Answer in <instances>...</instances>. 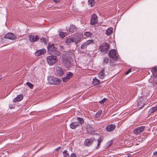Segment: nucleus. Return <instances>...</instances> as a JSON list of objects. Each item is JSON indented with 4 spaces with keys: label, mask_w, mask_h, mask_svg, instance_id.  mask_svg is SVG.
Returning a JSON list of instances; mask_svg holds the SVG:
<instances>
[{
    "label": "nucleus",
    "mask_w": 157,
    "mask_h": 157,
    "mask_svg": "<svg viewBox=\"0 0 157 157\" xmlns=\"http://www.w3.org/2000/svg\"><path fill=\"white\" fill-rule=\"evenodd\" d=\"M103 140V137L100 136L97 140H96L94 138L86 139L84 142L85 145L86 146H90L93 143L97 144V147L98 148L100 146V143Z\"/></svg>",
    "instance_id": "obj_1"
},
{
    "label": "nucleus",
    "mask_w": 157,
    "mask_h": 157,
    "mask_svg": "<svg viewBox=\"0 0 157 157\" xmlns=\"http://www.w3.org/2000/svg\"><path fill=\"white\" fill-rule=\"evenodd\" d=\"M48 80L50 84L54 85H59L62 81L60 79L52 76H49Z\"/></svg>",
    "instance_id": "obj_2"
},
{
    "label": "nucleus",
    "mask_w": 157,
    "mask_h": 157,
    "mask_svg": "<svg viewBox=\"0 0 157 157\" xmlns=\"http://www.w3.org/2000/svg\"><path fill=\"white\" fill-rule=\"evenodd\" d=\"M109 47V44L107 43H105L99 46V51L103 54H105L107 52Z\"/></svg>",
    "instance_id": "obj_3"
},
{
    "label": "nucleus",
    "mask_w": 157,
    "mask_h": 157,
    "mask_svg": "<svg viewBox=\"0 0 157 157\" xmlns=\"http://www.w3.org/2000/svg\"><path fill=\"white\" fill-rule=\"evenodd\" d=\"M58 61V59L55 56H48L47 57V61L50 65L54 64Z\"/></svg>",
    "instance_id": "obj_4"
},
{
    "label": "nucleus",
    "mask_w": 157,
    "mask_h": 157,
    "mask_svg": "<svg viewBox=\"0 0 157 157\" xmlns=\"http://www.w3.org/2000/svg\"><path fill=\"white\" fill-rule=\"evenodd\" d=\"M109 55L114 60H117L118 59L119 55L117 54L116 51L115 49L110 50L109 52Z\"/></svg>",
    "instance_id": "obj_5"
},
{
    "label": "nucleus",
    "mask_w": 157,
    "mask_h": 157,
    "mask_svg": "<svg viewBox=\"0 0 157 157\" xmlns=\"http://www.w3.org/2000/svg\"><path fill=\"white\" fill-rule=\"evenodd\" d=\"M83 37V35L82 34H78L72 37L74 40L73 42L75 43L76 44H78Z\"/></svg>",
    "instance_id": "obj_6"
},
{
    "label": "nucleus",
    "mask_w": 157,
    "mask_h": 157,
    "mask_svg": "<svg viewBox=\"0 0 157 157\" xmlns=\"http://www.w3.org/2000/svg\"><path fill=\"white\" fill-rule=\"evenodd\" d=\"M145 128V126H141L139 127L134 130L133 132L136 135L140 134L144 131Z\"/></svg>",
    "instance_id": "obj_7"
},
{
    "label": "nucleus",
    "mask_w": 157,
    "mask_h": 157,
    "mask_svg": "<svg viewBox=\"0 0 157 157\" xmlns=\"http://www.w3.org/2000/svg\"><path fill=\"white\" fill-rule=\"evenodd\" d=\"M56 74L57 76H62L63 74V71L62 68L59 66L56 68Z\"/></svg>",
    "instance_id": "obj_8"
},
{
    "label": "nucleus",
    "mask_w": 157,
    "mask_h": 157,
    "mask_svg": "<svg viewBox=\"0 0 157 157\" xmlns=\"http://www.w3.org/2000/svg\"><path fill=\"white\" fill-rule=\"evenodd\" d=\"M4 37L6 39H9L11 40H13L16 38V36L15 35L10 33L6 34L4 36Z\"/></svg>",
    "instance_id": "obj_9"
},
{
    "label": "nucleus",
    "mask_w": 157,
    "mask_h": 157,
    "mask_svg": "<svg viewBox=\"0 0 157 157\" xmlns=\"http://www.w3.org/2000/svg\"><path fill=\"white\" fill-rule=\"evenodd\" d=\"M98 22V17L95 14H93L91 18L90 24L91 25H94L97 24Z\"/></svg>",
    "instance_id": "obj_10"
},
{
    "label": "nucleus",
    "mask_w": 157,
    "mask_h": 157,
    "mask_svg": "<svg viewBox=\"0 0 157 157\" xmlns=\"http://www.w3.org/2000/svg\"><path fill=\"white\" fill-rule=\"evenodd\" d=\"M94 40H89L87 41L86 42H84L82 44L81 48L82 49H85L87 46L90 44L92 43H93Z\"/></svg>",
    "instance_id": "obj_11"
},
{
    "label": "nucleus",
    "mask_w": 157,
    "mask_h": 157,
    "mask_svg": "<svg viewBox=\"0 0 157 157\" xmlns=\"http://www.w3.org/2000/svg\"><path fill=\"white\" fill-rule=\"evenodd\" d=\"M29 41L31 42H35L37 41L39 39L38 36L36 35L35 36L32 35H29Z\"/></svg>",
    "instance_id": "obj_12"
},
{
    "label": "nucleus",
    "mask_w": 157,
    "mask_h": 157,
    "mask_svg": "<svg viewBox=\"0 0 157 157\" xmlns=\"http://www.w3.org/2000/svg\"><path fill=\"white\" fill-rule=\"evenodd\" d=\"M116 127V126L114 124H110L108 125L106 127V129L108 132H111Z\"/></svg>",
    "instance_id": "obj_13"
},
{
    "label": "nucleus",
    "mask_w": 157,
    "mask_h": 157,
    "mask_svg": "<svg viewBox=\"0 0 157 157\" xmlns=\"http://www.w3.org/2000/svg\"><path fill=\"white\" fill-rule=\"evenodd\" d=\"M48 51L52 52L56 50V48L55 47L54 44H50L49 43L48 46Z\"/></svg>",
    "instance_id": "obj_14"
},
{
    "label": "nucleus",
    "mask_w": 157,
    "mask_h": 157,
    "mask_svg": "<svg viewBox=\"0 0 157 157\" xmlns=\"http://www.w3.org/2000/svg\"><path fill=\"white\" fill-rule=\"evenodd\" d=\"M46 52V51L44 49H42L36 51L35 52V54L36 56H39L44 54Z\"/></svg>",
    "instance_id": "obj_15"
},
{
    "label": "nucleus",
    "mask_w": 157,
    "mask_h": 157,
    "mask_svg": "<svg viewBox=\"0 0 157 157\" xmlns=\"http://www.w3.org/2000/svg\"><path fill=\"white\" fill-rule=\"evenodd\" d=\"M78 122H73L71 123L70 125V128L72 129H75L77 127L79 126Z\"/></svg>",
    "instance_id": "obj_16"
},
{
    "label": "nucleus",
    "mask_w": 157,
    "mask_h": 157,
    "mask_svg": "<svg viewBox=\"0 0 157 157\" xmlns=\"http://www.w3.org/2000/svg\"><path fill=\"white\" fill-rule=\"evenodd\" d=\"M23 98V96L22 94H19L17 96V97L15 98L13 100V101L15 102L17 101H19L21 100Z\"/></svg>",
    "instance_id": "obj_17"
},
{
    "label": "nucleus",
    "mask_w": 157,
    "mask_h": 157,
    "mask_svg": "<svg viewBox=\"0 0 157 157\" xmlns=\"http://www.w3.org/2000/svg\"><path fill=\"white\" fill-rule=\"evenodd\" d=\"M105 70L104 69H102L98 74V77L101 79H103L105 78Z\"/></svg>",
    "instance_id": "obj_18"
},
{
    "label": "nucleus",
    "mask_w": 157,
    "mask_h": 157,
    "mask_svg": "<svg viewBox=\"0 0 157 157\" xmlns=\"http://www.w3.org/2000/svg\"><path fill=\"white\" fill-rule=\"evenodd\" d=\"M78 30V28L75 25H71L69 28V31L71 33H73Z\"/></svg>",
    "instance_id": "obj_19"
},
{
    "label": "nucleus",
    "mask_w": 157,
    "mask_h": 157,
    "mask_svg": "<svg viewBox=\"0 0 157 157\" xmlns=\"http://www.w3.org/2000/svg\"><path fill=\"white\" fill-rule=\"evenodd\" d=\"M145 105L144 101V100H142L140 101L138 104V106L140 109L142 108Z\"/></svg>",
    "instance_id": "obj_20"
},
{
    "label": "nucleus",
    "mask_w": 157,
    "mask_h": 157,
    "mask_svg": "<svg viewBox=\"0 0 157 157\" xmlns=\"http://www.w3.org/2000/svg\"><path fill=\"white\" fill-rule=\"evenodd\" d=\"M100 81L96 78H94L93 80L92 83L94 85H97L100 83Z\"/></svg>",
    "instance_id": "obj_21"
},
{
    "label": "nucleus",
    "mask_w": 157,
    "mask_h": 157,
    "mask_svg": "<svg viewBox=\"0 0 157 157\" xmlns=\"http://www.w3.org/2000/svg\"><path fill=\"white\" fill-rule=\"evenodd\" d=\"M109 62V58L108 57H105L102 63L103 65H105L108 63Z\"/></svg>",
    "instance_id": "obj_22"
},
{
    "label": "nucleus",
    "mask_w": 157,
    "mask_h": 157,
    "mask_svg": "<svg viewBox=\"0 0 157 157\" xmlns=\"http://www.w3.org/2000/svg\"><path fill=\"white\" fill-rule=\"evenodd\" d=\"M59 32L60 37L62 38L64 37L67 35V33L66 32H63L60 31H59Z\"/></svg>",
    "instance_id": "obj_23"
},
{
    "label": "nucleus",
    "mask_w": 157,
    "mask_h": 157,
    "mask_svg": "<svg viewBox=\"0 0 157 157\" xmlns=\"http://www.w3.org/2000/svg\"><path fill=\"white\" fill-rule=\"evenodd\" d=\"M151 72L154 76H157V69L156 67L153 68L151 70Z\"/></svg>",
    "instance_id": "obj_24"
},
{
    "label": "nucleus",
    "mask_w": 157,
    "mask_h": 157,
    "mask_svg": "<svg viewBox=\"0 0 157 157\" xmlns=\"http://www.w3.org/2000/svg\"><path fill=\"white\" fill-rule=\"evenodd\" d=\"M77 120H78V124H82L84 123V120L82 118L78 117L77 118Z\"/></svg>",
    "instance_id": "obj_25"
},
{
    "label": "nucleus",
    "mask_w": 157,
    "mask_h": 157,
    "mask_svg": "<svg viewBox=\"0 0 157 157\" xmlns=\"http://www.w3.org/2000/svg\"><path fill=\"white\" fill-rule=\"evenodd\" d=\"M113 31V29L112 28H108L106 31V34L107 35H109Z\"/></svg>",
    "instance_id": "obj_26"
},
{
    "label": "nucleus",
    "mask_w": 157,
    "mask_h": 157,
    "mask_svg": "<svg viewBox=\"0 0 157 157\" xmlns=\"http://www.w3.org/2000/svg\"><path fill=\"white\" fill-rule=\"evenodd\" d=\"M95 2L94 0H89L88 1V4L91 7L93 6L94 5Z\"/></svg>",
    "instance_id": "obj_27"
},
{
    "label": "nucleus",
    "mask_w": 157,
    "mask_h": 157,
    "mask_svg": "<svg viewBox=\"0 0 157 157\" xmlns=\"http://www.w3.org/2000/svg\"><path fill=\"white\" fill-rule=\"evenodd\" d=\"M74 40L73 39V37L68 38L66 40V42L67 44H69L70 43L73 42Z\"/></svg>",
    "instance_id": "obj_28"
},
{
    "label": "nucleus",
    "mask_w": 157,
    "mask_h": 157,
    "mask_svg": "<svg viewBox=\"0 0 157 157\" xmlns=\"http://www.w3.org/2000/svg\"><path fill=\"white\" fill-rule=\"evenodd\" d=\"M95 131V130L92 127H90L87 128V132L89 134H90L92 132H94Z\"/></svg>",
    "instance_id": "obj_29"
},
{
    "label": "nucleus",
    "mask_w": 157,
    "mask_h": 157,
    "mask_svg": "<svg viewBox=\"0 0 157 157\" xmlns=\"http://www.w3.org/2000/svg\"><path fill=\"white\" fill-rule=\"evenodd\" d=\"M52 52H53L52 56H55L56 57L57 56H59L60 55V52L54 50Z\"/></svg>",
    "instance_id": "obj_30"
},
{
    "label": "nucleus",
    "mask_w": 157,
    "mask_h": 157,
    "mask_svg": "<svg viewBox=\"0 0 157 157\" xmlns=\"http://www.w3.org/2000/svg\"><path fill=\"white\" fill-rule=\"evenodd\" d=\"M102 113V111L101 110H100L98 111L96 113L95 115V117H96L98 118L99 117L101 114Z\"/></svg>",
    "instance_id": "obj_31"
},
{
    "label": "nucleus",
    "mask_w": 157,
    "mask_h": 157,
    "mask_svg": "<svg viewBox=\"0 0 157 157\" xmlns=\"http://www.w3.org/2000/svg\"><path fill=\"white\" fill-rule=\"evenodd\" d=\"M63 154L64 157H70L67 151L65 150L63 152Z\"/></svg>",
    "instance_id": "obj_32"
},
{
    "label": "nucleus",
    "mask_w": 157,
    "mask_h": 157,
    "mask_svg": "<svg viewBox=\"0 0 157 157\" xmlns=\"http://www.w3.org/2000/svg\"><path fill=\"white\" fill-rule=\"evenodd\" d=\"M73 75V73L71 72H69L67 75L66 78H67L69 79Z\"/></svg>",
    "instance_id": "obj_33"
},
{
    "label": "nucleus",
    "mask_w": 157,
    "mask_h": 157,
    "mask_svg": "<svg viewBox=\"0 0 157 157\" xmlns=\"http://www.w3.org/2000/svg\"><path fill=\"white\" fill-rule=\"evenodd\" d=\"M84 35L87 37H91L92 35V33L90 32H86L84 33Z\"/></svg>",
    "instance_id": "obj_34"
},
{
    "label": "nucleus",
    "mask_w": 157,
    "mask_h": 157,
    "mask_svg": "<svg viewBox=\"0 0 157 157\" xmlns=\"http://www.w3.org/2000/svg\"><path fill=\"white\" fill-rule=\"evenodd\" d=\"M156 111L155 109V108H154V107H153L151 109L148 111V113L149 114H151L152 113H153L154 112H155Z\"/></svg>",
    "instance_id": "obj_35"
},
{
    "label": "nucleus",
    "mask_w": 157,
    "mask_h": 157,
    "mask_svg": "<svg viewBox=\"0 0 157 157\" xmlns=\"http://www.w3.org/2000/svg\"><path fill=\"white\" fill-rule=\"evenodd\" d=\"M26 84L31 89H33V85L30 83V82H28L26 83Z\"/></svg>",
    "instance_id": "obj_36"
},
{
    "label": "nucleus",
    "mask_w": 157,
    "mask_h": 157,
    "mask_svg": "<svg viewBox=\"0 0 157 157\" xmlns=\"http://www.w3.org/2000/svg\"><path fill=\"white\" fill-rule=\"evenodd\" d=\"M40 41L42 43H44L45 44H46L47 43L46 41V40L45 38L44 37H42L40 39Z\"/></svg>",
    "instance_id": "obj_37"
},
{
    "label": "nucleus",
    "mask_w": 157,
    "mask_h": 157,
    "mask_svg": "<svg viewBox=\"0 0 157 157\" xmlns=\"http://www.w3.org/2000/svg\"><path fill=\"white\" fill-rule=\"evenodd\" d=\"M107 100V99L105 98H103V100L100 101L99 102L101 104H104L105 101Z\"/></svg>",
    "instance_id": "obj_38"
},
{
    "label": "nucleus",
    "mask_w": 157,
    "mask_h": 157,
    "mask_svg": "<svg viewBox=\"0 0 157 157\" xmlns=\"http://www.w3.org/2000/svg\"><path fill=\"white\" fill-rule=\"evenodd\" d=\"M153 83L155 84H157V76H155L154 78V79L153 81Z\"/></svg>",
    "instance_id": "obj_39"
},
{
    "label": "nucleus",
    "mask_w": 157,
    "mask_h": 157,
    "mask_svg": "<svg viewBox=\"0 0 157 157\" xmlns=\"http://www.w3.org/2000/svg\"><path fill=\"white\" fill-rule=\"evenodd\" d=\"M63 62L64 63H66V64H70V61L68 59H66V61L64 60Z\"/></svg>",
    "instance_id": "obj_40"
},
{
    "label": "nucleus",
    "mask_w": 157,
    "mask_h": 157,
    "mask_svg": "<svg viewBox=\"0 0 157 157\" xmlns=\"http://www.w3.org/2000/svg\"><path fill=\"white\" fill-rule=\"evenodd\" d=\"M62 79L63 81V82H67V80H69L68 79V78H66V77L63 78Z\"/></svg>",
    "instance_id": "obj_41"
},
{
    "label": "nucleus",
    "mask_w": 157,
    "mask_h": 157,
    "mask_svg": "<svg viewBox=\"0 0 157 157\" xmlns=\"http://www.w3.org/2000/svg\"><path fill=\"white\" fill-rule=\"evenodd\" d=\"M9 108L10 109H13L14 108V106L13 105L10 104L9 105Z\"/></svg>",
    "instance_id": "obj_42"
},
{
    "label": "nucleus",
    "mask_w": 157,
    "mask_h": 157,
    "mask_svg": "<svg viewBox=\"0 0 157 157\" xmlns=\"http://www.w3.org/2000/svg\"><path fill=\"white\" fill-rule=\"evenodd\" d=\"M70 157H77V156L75 153H72Z\"/></svg>",
    "instance_id": "obj_43"
},
{
    "label": "nucleus",
    "mask_w": 157,
    "mask_h": 157,
    "mask_svg": "<svg viewBox=\"0 0 157 157\" xmlns=\"http://www.w3.org/2000/svg\"><path fill=\"white\" fill-rule=\"evenodd\" d=\"M131 69H129L127 71L125 72V75H127L128 74L131 72Z\"/></svg>",
    "instance_id": "obj_44"
},
{
    "label": "nucleus",
    "mask_w": 157,
    "mask_h": 157,
    "mask_svg": "<svg viewBox=\"0 0 157 157\" xmlns=\"http://www.w3.org/2000/svg\"><path fill=\"white\" fill-rule=\"evenodd\" d=\"M113 141H112V140L109 141L108 142V144H109V146H111L113 144Z\"/></svg>",
    "instance_id": "obj_45"
},
{
    "label": "nucleus",
    "mask_w": 157,
    "mask_h": 157,
    "mask_svg": "<svg viewBox=\"0 0 157 157\" xmlns=\"http://www.w3.org/2000/svg\"><path fill=\"white\" fill-rule=\"evenodd\" d=\"M53 2L55 3H57L59 2L61 0H52Z\"/></svg>",
    "instance_id": "obj_46"
},
{
    "label": "nucleus",
    "mask_w": 157,
    "mask_h": 157,
    "mask_svg": "<svg viewBox=\"0 0 157 157\" xmlns=\"http://www.w3.org/2000/svg\"><path fill=\"white\" fill-rule=\"evenodd\" d=\"M126 155L128 157H130L131 156V155L130 154H126Z\"/></svg>",
    "instance_id": "obj_47"
},
{
    "label": "nucleus",
    "mask_w": 157,
    "mask_h": 157,
    "mask_svg": "<svg viewBox=\"0 0 157 157\" xmlns=\"http://www.w3.org/2000/svg\"><path fill=\"white\" fill-rule=\"evenodd\" d=\"M153 155L154 156H156L157 155V151H156L155 152H154L153 154Z\"/></svg>",
    "instance_id": "obj_48"
},
{
    "label": "nucleus",
    "mask_w": 157,
    "mask_h": 157,
    "mask_svg": "<svg viewBox=\"0 0 157 157\" xmlns=\"http://www.w3.org/2000/svg\"><path fill=\"white\" fill-rule=\"evenodd\" d=\"M60 148H61V147H58L56 149V151H58V150H59V149Z\"/></svg>",
    "instance_id": "obj_49"
},
{
    "label": "nucleus",
    "mask_w": 157,
    "mask_h": 157,
    "mask_svg": "<svg viewBox=\"0 0 157 157\" xmlns=\"http://www.w3.org/2000/svg\"><path fill=\"white\" fill-rule=\"evenodd\" d=\"M154 108H155V110H157V105L155 107H154Z\"/></svg>",
    "instance_id": "obj_50"
},
{
    "label": "nucleus",
    "mask_w": 157,
    "mask_h": 157,
    "mask_svg": "<svg viewBox=\"0 0 157 157\" xmlns=\"http://www.w3.org/2000/svg\"><path fill=\"white\" fill-rule=\"evenodd\" d=\"M2 78V77L0 76V80Z\"/></svg>",
    "instance_id": "obj_51"
}]
</instances>
